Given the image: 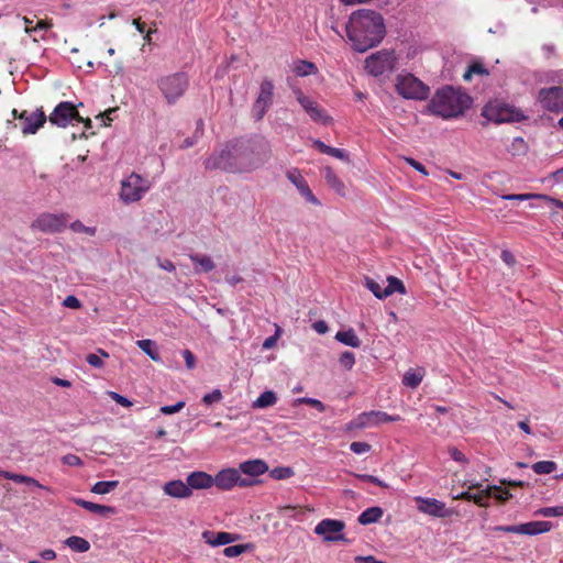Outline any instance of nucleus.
<instances>
[{
  "label": "nucleus",
  "instance_id": "obj_1",
  "mask_svg": "<svg viewBox=\"0 0 563 563\" xmlns=\"http://www.w3.org/2000/svg\"><path fill=\"white\" fill-rule=\"evenodd\" d=\"M345 29L352 47L360 53L377 46L386 35L383 15L368 9L354 11L350 15Z\"/></svg>",
  "mask_w": 563,
  "mask_h": 563
},
{
  "label": "nucleus",
  "instance_id": "obj_2",
  "mask_svg": "<svg viewBox=\"0 0 563 563\" xmlns=\"http://www.w3.org/2000/svg\"><path fill=\"white\" fill-rule=\"evenodd\" d=\"M234 151L236 173H250L271 157L269 143L262 136L251 139H235L231 141Z\"/></svg>",
  "mask_w": 563,
  "mask_h": 563
},
{
  "label": "nucleus",
  "instance_id": "obj_3",
  "mask_svg": "<svg viewBox=\"0 0 563 563\" xmlns=\"http://www.w3.org/2000/svg\"><path fill=\"white\" fill-rule=\"evenodd\" d=\"M472 102L473 100L467 93L448 86L434 93L429 109L443 119H451L462 115L472 106Z\"/></svg>",
  "mask_w": 563,
  "mask_h": 563
},
{
  "label": "nucleus",
  "instance_id": "obj_4",
  "mask_svg": "<svg viewBox=\"0 0 563 563\" xmlns=\"http://www.w3.org/2000/svg\"><path fill=\"white\" fill-rule=\"evenodd\" d=\"M156 84L166 103L175 104L185 96L189 87V76L185 71H177L158 77Z\"/></svg>",
  "mask_w": 563,
  "mask_h": 563
},
{
  "label": "nucleus",
  "instance_id": "obj_5",
  "mask_svg": "<svg viewBox=\"0 0 563 563\" xmlns=\"http://www.w3.org/2000/svg\"><path fill=\"white\" fill-rule=\"evenodd\" d=\"M482 115L495 123L520 122L526 119L520 109L498 100L488 102L483 108Z\"/></svg>",
  "mask_w": 563,
  "mask_h": 563
},
{
  "label": "nucleus",
  "instance_id": "obj_6",
  "mask_svg": "<svg viewBox=\"0 0 563 563\" xmlns=\"http://www.w3.org/2000/svg\"><path fill=\"white\" fill-rule=\"evenodd\" d=\"M150 189V181L136 173H132L121 183L120 198L125 203L139 201Z\"/></svg>",
  "mask_w": 563,
  "mask_h": 563
},
{
  "label": "nucleus",
  "instance_id": "obj_7",
  "mask_svg": "<svg viewBox=\"0 0 563 563\" xmlns=\"http://www.w3.org/2000/svg\"><path fill=\"white\" fill-rule=\"evenodd\" d=\"M396 90L406 99L424 100L429 96V87L411 74L398 77Z\"/></svg>",
  "mask_w": 563,
  "mask_h": 563
},
{
  "label": "nucleus",
  "instance_id": "obj_8",
  "mask_svg": "<svg viewBox=\"0 0 563 563\" xmlns=\"http://www.w3.org/2000/svg\"><path fill=\"white\" fill-rule=\"evenodd\" d=\"M396 65L394 51L382 49L373 53L365 59V69L368 74L377 77L391 71Z\"/></svg>",
  "mask_w": 563,
  "mask_h": 563
},
{
  "label": "nucleus",
  "instance_id": "obj_9",
  "mask_svg": "<svg viewBox=\"0 0 563 563\" xmlns=\"http://www.w3.org/2000/svg\"><path fill=\"white\" fill-rule=\"evenodd\" d=\"M234 151L231 147V142L227 143L224 148L219 152H214L209 156L203 165L208 170H223L227 173H236Z\"/></svg>",
  "mask_w": 563,
  "mask_h": 563
},
{
  "label": "nucleus",
  "instance_id": "obj_10",
  "mask_svg": "<svg viewBox=\"0 0 563 563\" xmlns=\"http://www.w3.org/2000/svg\"><path fill=\"white\" fill-rule=\"evenodd\" d=\"M538 101L541 107L550 112L559 113L563 111V87L553 86L541 88L538 93Z\"/></svg>",
  "mask_w": 563,
  "mask_h": 563
},
{
  "label": "nucleus",
  "instance_id": "obj_11",
  "mask_svg": "<svg viewBox=\"0 0 563 563\" xmlns=\"http://www.w3.org/2000/svg\"><path fill=\"white\" fill-rule=\"evenodd\" d=\"M48 120L54 125L66 128L74 120L82 121V118L71 102L63 101L55 107Z\"/></svg>",
  "mask_w": 563,
  "mask_h": 563
},
{
  "label": "nucleus",
  "instance_id": "obj_12",
  "mask_svg": "<svg viewBox=\"0 0 563 563\" xmlns=\"http://www.w3.org/2000/svg\"><path fill=\"white\" fill-rule=\"evenodd\" d=\"M67 223V216L65 213H42L31 224L33 230H38L44 233L60 232Z\"/></svg>",
  "mask_w": 563,
  "mask_h": 563
},
{
  "label": "nucleus",
  "instance_id": "obj_13",
  "mask_svg": "<svg viewBox=\"0 0 563 563\" xmlns=\"http://www.w3.org/2000/svg\"><path fill=\"white\" fill-rule=\"evenodd\" d=\"M274 96V84L271 79L265 78L260 87V93L253 103V114L254 118L260 121L264 118L267 109L273 103Z\"/></svg>",
  "mask_w": 563,
  "mask_h": 563
},
{
  "label": "nucleus",
  "instance_id": "obj_14",
  "mask_svg": "<svg viewBox=\"0 0 563 563\" xmlns=\"http://www.w3.org/2000/svg\"><path fill=\"white\" fill-rule=\"evenodd\" d=\"M345 525L341 520L335 519H323L314 528V532L321 536L327 542H335L344 540L342 531Z\"/></svg>",
  "mask_w": 563,
  "mask_h": 563
},
{
  "label": "nucleus",
  "instance_id": "obj_15",
  "mask_svg": "<svg viewBox=\"0 0 563 563\" xmlns=\"http://www.w3.org/2000/svg\"><path fill=\"white\" fill-rule=\"evenodd\" d=\"M415 500L419 511L429 516L445 518L452 514V511L445 507L443 501L435 498L416 497Z\"/></svg>",
  "mask_w": 563,
  "mask_h": 563
},
{
  "label": "nucleus",
  "instance_id": "obj_16",
  "mask_svg": "<svg viewBox=\"0 0 563 563\" xmlns=\"http://www.w3.org/2000/svg\"><path fill=\"white\" fill-rule=\"evenodd\" d=\"M297 100L313 121L321 122L323 124L330 123L331 118L323 113L317 102L306 97L300 91L298 92Z\"/></svg>",
  "mask_w": 563,
  "mask_h": 563
},
{
  "label": "nucleus",
  "instance_id": "obj_17",
  "mask_svg": "<svg viewBox=\"0 0 563 563\" xmlns=\"http://www.w3.org/2000/svg\"><path fill=\"white\" fill-rule=\"evenodd\" d=\"M201 536L205 542L211 547L227 545L241 539V536L238 533H230L224 531L214 532L211 530H206Z\"/></svg>",
  "mask_w": 563,
  "mask_h": 563
},
{
  "label": "nucleus",
  "instance_id": "obj_18",
  "mask_svg": "<svg viewBox=\"0 0 563 563\" xmlns=\"http://www.w3.org/2000/svg\"><path fill=\"white\" fill-rule=\"evenodd\" d=\"M286 176H287V179L296 186V188L298 189V191L300 192L301 196H303L308 201H310L314 205L319 203L318 199L312 194L307 181L300 175L299 172H297V170L288 172Z\"/></svg>",
  "mask_w": 563,
  "mask_h": 563
},
{
  "label": "nucleus",
  "instance_id": "obj_19",
  "mask_svg": "<svg viewBox=\"0 0 563 563\" xmlns=\"http://www.w3.org/2000/svg\"><path fill=\"white\" fill-rule=\"evenodd\" d=\"M240 479V472L234 468H227L220 471L216 477H213V485L219 487L220 489H230L236 485V482Z\"/></svg>",
  "mask_w": 563,
  "mask_h": 563
},
{
  "label": "nucleus",
  "instance_id": "obj_20",
  "mask_svg": "<svg viewBox=\"0 0 563 563\" xmlns=\"http://www.w3.org/2000/svg\"><path fill=\"white\" fill-rule=\"evenodd\" d=\"M163 490L166 495L174 498H188L192 495V490L189 489L188 483H184L180 479L167 482L164 485Z\"/></svg>",
  "mask_w": 563,
  "mask_h": 563
},
{
  "label": "nucleus",
  "instance_id": "obj_21",
  "mask_svg": "<svg viewBox=\"0 0 563 563\" xmlns=\"http://www.w3.org/2000/svg\"><path fill=\"white\" fill-rule=\"evenodd\" d=\"M47 118L42 108L36 109L34 112H30V117L22 126L23 134H35L40 128L44 125Z\"/></svg>",
  "mask_w": 563,
  "mask_h": 563
},
{
  "label": "nucleus",
  "instance_id": "obj_22",
  "mask_svg": "<svg viewBox=\"0 0 563 563\" xmlns=\"http://www.w3.org/2000/svg\"><path fill=\"white\" fill-rule=\"evenodd\" d=\"M189 489H207L210 488L214 481L213 477L206 472L197 471L187 476Z\"/></svg>",
  "mask_w": 563,
  "mask_h": 563
},
{
  "label": "nucleus",
  "instance_id": "obj_23",
  "mask_svg": "<svg viewBox=\"0 0 563 563\" xmlns=\"http://www.w3.org/2000/svg\"><path fill=\"white\" fill-rule=\"evenodd\" d=\"M360 419L363 420L361 422V426H365V424H379L383 422H395V421H399L400 417L399 416H390L383 411H369V412L362 413L360 416Z\"/></svg>",
  "mask_w": 563,
  "mask_h": 563
},
{
  "label": "nucleus",
  "instance_id": "obj_24",
  "mask_svg": "<svg viewBox=\"0 0 563 563\" xmlns=\"http://www.w3.org/2000/svg\"><path fill=\"white\" fill-rule=\"evenodd\" d=\"M240 471L250 476H260L268 471V465L265 461L256 459L245 461L240 464Z\"/></svg>",
  "mask_w": 563,
  "mask_h": 563
},
{
  "label": "nucleus",
  "instance_id": "obj_25",
  "mask_svg": "<svg viewBox=\"0 0 563 563\" xmlns=\"http://www.w3.org/2000/svg\"><path fill=\"white\" fill-rule=\"evenodd\" d=\"M323 177H324L327 184L332 189H334L338 195H340L342 197L345 196L346 191H345V186H344L343 181L336 176V174L330 166H327L323 168Z\"/></svg>",
  "mask_w": 563,
  "mask_h": 563
},
{
  "label": "nucleus",
  "instance_id": "obj_26",
  "mask_svg": "<svg viewBox=\"0 0 563 563\" xmlns=\"http://www.w3.org/2000/svg\"><path fill=\"white\" fill-rule=\"evenodd\" d=\"M190 261L198 265L199 267H195L196 273H209L214 269L216 264L212 258L208 255H201L198 253L189 254Z\"/></svg>",
  "mask_w": 563,
  "mask_h": 563
},
{
  "label": "nucleus",
  "instance_id": "obj_27",
  "mask_svg": "<svg viewBox=\"0 0 563 563\" xmlns=\"http://www.w3.org/2000/svg\"><path fill=\"white\" fill-rule=\"evenodd\" d=\"M73 500L76 505L82 507L84 509H86L90 512L99 514L102 516H107L109 514H115V508H113L111 506L99 505V504H95L92 501H87V500H84L80 498H74Z\"/></svg>",
  "mask_w": 563,
  "mask_h": 563
},
{
  "label": "nucleus",
  "instance_id": "obj_28",
  "mask_svg": "<svg viewBox=\"0 0 563 563\" xmlns=\"http://www.w3.org/2000/svg\"><path fill=\"white\" fill-rule=\"evenodd\" d=\"M552 527L553 525L550 521H530L521 523V528H523V534L527 536H537L549 532Z\"/></svg>",
  "mask_w": 563,
  "mask_h": 563
},
{
  "label": "nucleus",
  "instance_id": "obj_29",
  "mask_svg": "<svg viewBox=\"0 0 563 563\" xmlns=\"http://www.w3.org/2000/svg\"><path fill=\"white\" fill-rule=\"evenodd\" d=\"M383 509L378 506L369 507L365 509L360 516H358V522L363 526L377 522L383 517Z\"/></svg>",
  "mask_w": 563,
  "mask_h": 563
},
{
  "label": "nucleus",
  "instance_id": "obj_30",
  "mask_svg": "<svg viewBox=\"0 0 563 563\" xmlns=\"http://www.w3.org/2000/svg\"><path fill=\"white\" fill-rule=\"evenodd\" d=\"M335 339L339 342H341L347 346H351V347H360L361 346V340L355 334L353 329H349L346 331H339L335 334Z\"/></svg>",
  "mask_w": 563,
  "mask_h": 563
},
{
  "label": "nucleus",
  "instance_id": "obj_31",
  "mask_svg": "<svg viewBox=\"0 0 563 563\" xmlns=\"http://www.w3.org/2000/svg\"><path fill=\"white\" fill-rule=\"evenodd\" d=\"M2 476L7 479L13 481L19 484H26L29 486H34L37 488L46 489V487L43 486L42 484H40L35 478L26 476V475L11 473V472H3Z\"/></svg>",
  "mask_w": 563,
  "mask_h": 563
},
{
  "label": "nucleus",
  "instance_id": "obj_32",
  "mask_svg": "<svg viewBox=\"0 0 563 563\" xmlns=\"http://www.w3.org/2000/svg\"><path fill=\"white\" fill-rule=\"evenodd\" d=\"M387 282H388V285L383 290V296H385V298L389 297L394 292H398L401 295L406 294V287H405L404 283L400 279H398L397 277L389 276L387 278Z\"/></svg>",
  "mask_w": 563,
  "mask_h": 563
},
{
  "label": "nucleus",
  "instance_id": "obj_33",
  "mask_svg": "<svg viewBox=\"0 0 563 563\" xmlns=\"http://www.w3.org/2000/svg\"><path fill=\"white\" fill-rule=\"evenodd\" d=\"M65 544L76 552H87L90 549V543L77 536H71L65 540Z\"/></svg>",
  "mask_w": 563,
  "mask_h": 563
},
{
  "label": "nucleus",
  "instance_id": "obj_34",
  "mask_svg": "<svg viewBox=\"0 0 563 563\" xmlns=\"http://www.w3.org/2000/svg\"><path fill=\"white\" fill-rule=\"evenodd\" d=\"M254 549H255V545L253 543L235 544V545L227 547L223 550V554L227 558H234V556H239L245 552H251Z\"/></svg>",
  "mask_w": 563,
  "mask_h": 563
},
{
  "label": "nucleus",
  "instance_id": "obj_35",
  "mask_svg": "<svg viewBox=\"0 0 563 563\" xmlns=\"http://www.w3.org/2000/svg\"><path fill=\"white\" fill-rule=\"evenodd\" d=\"M137 346L153 361L158 362L161 360V356L155 349V343L152 340L145 339V340H139Z\"/></svg>",
  "mask_w": 563,
  "mask_h": 563
},
{
  "label": "nucleus",
  "instance_id": "obj_36",
  "mask_svg": "<svg viewBox=\"0 0 563 563\" xmlns=\"http://www.w3.org/2000/svg\"><path fill=\"white\" fill-rule=\"evenodd\" d=\"M277 401V397L274 391L266 390L260 395V397L254 401L253 406L255 408H266L275 405Z\"/></svg>",
  "mask_w": 563,
  "mask_h": 563
},
{
  "label": "nucleus",
  "instance_id": "obj_37",
  "mask_svg": "<svg viewBox=\"0 0 563 563\" xmlns=\"http://www.w3.org/2000/svg\"><path fill=\"white\" fill-rule=\"evenodd\" d=\"M119 485V482L118 481H107V482H97L92 487H91V493L93 494H98V495H104V494H108L110 492H112L113 489H115Z\"/></svg>",
  "mask_w": 563,
  "mask_h": 563
},
{
  "label": "nucleus",
  "instance_id": "obj_38",
  "mask_svg": "<svg viewBox=\"0 0 563 563\" xmlns=\"http://www.w3.org/2000/svg\"><path fill=\"white\" fill-rule=\"evenodd\" d=\"M473 75L488 76L489 71L481 62H474L463 75V79L468 81Z\"/></svg>",
  "mask_w": 563,
  "mask_h": 563
},
{
  "label": "nucleus",
  "instance_id": "obj_39",
  "mask_svg": "<svg viewBox=\"0 0 563 563\" xmlns=\"http://www.w3.org/2000/svg\"><path fill=\"white\" fill-rule=\"evenodd\" d=\"M317 70V66L308 60H299L294 68V71L301 77L316 74Z\"/></svg>",
  "mask_w": 563,
  "mask_h": 563
},
{
  "label": "nucleus",
  "instance_id": "obj_40",
  "mask_svg": "<svg viewBox=\"0 0 563 563\" xmlns=\"http://www.w3.org/2000/svg\"><path fill=\"white\" fill-rule=\"evenodd\" d=\"M422 377L423 374L421 372L408 371L404 375L402 383L407 387L417 388L420 385Z\"/></svg>",
  "mask_w": 563,
  "mask_h": 563
},
{
  "label": "nucleus",
  "instance_id": "obj_41",
  "mask_svg": "<svg viewBox=\"0 0 563 563\" xmlns=\"http://www.w3.org/2000/svg\"><path fill=\"white\" fill-rule=\"evenodd\" d=\"M531 467L534 473L541 475V474L553 473L558 468V465L553 461H539V462L532 464Z\"/></svg>",
  "mask_w": 563,
  "mask_h": 563
},
{
  "label": "nucleus",
  "instance_id": "obj_42",
  "mask_svg": "<svg viewBox=\"0 0 563 563\" xmlns=\"http://www.w3.org/2000/svg\"><path fill=\"white\" fill-rule=\"evenodd\" d=\"M294 470L289 466H278L269 472V475L274 479H286L294 475Z\"/></svg>",
  "mask_w": 563,
  "mask_h": 563
},
{
  "label": "nucleus",
  "instance_id": "obj_43",
  "mask_svg": "<svg viewBox=\"0 0 563 563\" xmlns=\"http://www.w3.org/2000/svg\"><path fill=\"white\" fill-rule=\"evenodd\" d=\"M534 515L542 517H563V506L543 507L538 509Z\"/></svg>",
  "mask_w": 563,
  "mask_h": 563
},
{
  "label": "nucleus",
  "instance_id": "obj_44",
  "mask_svg": "<svg viewBox=\"0 0 563 563\" xmlns=\"http://www.w3.org/2000/svg\"><path fill=\"white\" fill-rule=\"evenodd\" d=\"M364 285H365V287L368 290H371L373 292V295L377 299H384L385 298V296H383V290L384 289H382V286L376 280H374L373 278L366 276L364 278Z\"/></svg>",
  "mask_w": 563,
  "mask_h": 563
},
{
  "label": "nucleus",
  "instance_id": "obj_45",
  "mask_svg": "<svg viewBox=\"0 0 563 563\" xmlns=\"http://www.w3.org/2000/svg\"><path fill=\"white\" fill-rule=\"evenodd\" d=\"M501 198L505 199V200L525 201V200H530V199L547 198V195H541V194H511V195H504Z\"/></svg>",
  "mask_w": 563,
  "mask_h": 563
},
{
  "label": "nucleus",
  "instance_id": "obj_46",
  "mask_svg": "<svg viewBox=\"0 0 563 563\" xmlns=\"http://www.w3.org/2000/svg\"><path fill=\"white\" fill-rule=\"evenodd\" d=\"M490 486H488L486 489L481 490L477 494H473L472 500L481 507H487V500L490 498Z\"/></svg>",
  "mask_w": 563,
  "mask_h": 563
},
{
  "label": "nucleus",
  "instance_id": "obj_47",
  "mask_svg": "<svg viewBox=\"0 0 563 563\" xmlns=\"http://www.w3.org/2000/svg\"><path fill=\"white\" fill-rule=\"evenodd\" d=\"M339 363L343 368L350 371L355 364V356L352 352L345 351L340 355Z\"/></svg>",
  "mask_w": 563,
  "mask_h": 563
},
{
  "label": "nucleus",
  "instance_id": "obj_48",
  "mask_svg": "<svg viewBox=\"0 0 563 563\" xmlns=\"http://www.w3.org/2000/svg\"><path fill=\"white\" fill-rule=\"evenodd\" d=\"M296 404H305L310 407L316 408L319 412H323L325 410V406L318 399L301 397L296 399Z\"/></svg>",
  "mask_w": 563,
  "mask_h": 563
},
{
  "label": "nucleus",
  "instance_id": "obj_49",
  "mask_svg": "<svg viewBox=\"0 0 563 563\" xmlns=\"http://www.w3.org/2000/svg\"><path fill=\"white\" fill-rule=\"evenodd\" d=\"M222 400V393L220 389H213L211 393L206 394L202 397V402L207 406H210L214 402H219Z\"/></svg>",
  "mask_w": 563,
  "mask_h": 563
},
{
  "label": "nucleus",
  "instance_id": "obj_50",
  "mask_svg": "<svg viewBox=\"0 0 563 563\" xmlns=\"http://www.w3.org/2000/svg\"><path fill=\"white\" fill-rule=\"evenodd\" d=\"M354 476L363 482H369L372 484H375L379 487H383V488H388V484H386L385 482L380 481L378 477L374 476V475H369V474H354Z\"/></svg>",
  "mask_w": 563,
  "mask_h": 563
},
{
  "label": "nucleus",
  "instance_id": "obj_51",
  "mask_svg": "<svg viewBox=\"0 0 563 563\" xmlns=\"http://www.w3.org/2000/svg\"><path fill=\"white\" fill-rule=\"evenodd\" d=\"M70 229L75 232H84V233H87L89 235H95L96 233V228H90V227H86L82 222H80L79 220H76L74 221L71 224H70Z\"/></svg>",
  "mask_w": 563,
  "mask_h": 563
},
{
  "label": "nucleus",
  "instance_id": "obj_52",
  "mask_svg": "<svg viewBox=\"0 0 563 563\" xmlns=\"http://www.w3.org/2000/svg\"><path fill=\"white\" fill-rule=\"evenodd\" d=\"M119 110V108H110L106 110L103 113L98 114L96 118L100 119L102 124L104 126L110 125L111 121L113 120L112 114L115 113Z\"/></svg>",
  "mask_w": 563,
  "mask_h": 563
},
{
  "label": "nucleus",
  "instance_id": "obj_53",
  "mask_svg": "<svg viewBox=\"0 0 563 563\" xmlns=\"http://www.w3.org/2000/svg\"><path fill=\"white\" fill-rule=\"evenodd\" d=\"M493 489L498 493L495 497L499 501L504 503V501L509 500L512 497V494L508 489H504L500 486H497V485L490 486V492Z\"/></svg>",
  "mask_w": 563,
  "mask_h": 563
},
{
  "label": "nucleus",
  "instance_id": "obj_54",
  "mask_svg": "<svg viewBox=\"0 0 563 563\" xmlns=\"http://www.w3.org/2000/svg\"><path fill=\"white\" fill-rule=\"evenodd\" d=\"M185 407V401H178L172 406H162L159 411L164 415H173L180 411Z\"/></svg>",
  "mask_w": 563,
  "mask_h": 563
},
{
  "label": "nucleus",
  "instance_id": "obj_55",
  "mask_svg": "<svg viewBox=\"0 0 563 563\" xmlns=\"http://www.w3.org/2000/svg\"><path fill=\"white\" fill-rule=\"evenodd\" d=\"M350 449L355 454H362L371 450V445L367 442H352Z\"/></svg>",
  "mask_w": 563,
  "mask_h": 563
},
{
  "label": "nucleus",
  "instance_id": "obj_56",
  "mask_svg": "<svg viewBox=\"0 0 563 563\" xmlns=\"http://www.w3.org/2000/svg\"><path fill=\"white\" fill-rule=\"evenodd\" d=\"M62 462L65 464V465H68V466H81L82 465V461L79 456L75 455V454H66L62 457Z\"/></svg>",
  "mask_w": 563,
  "mask_h": 563
},
{
  "label": "nucleus",
  "instance_id": "obj_57",
  "mask_svg": "<svg viewBox=\"0 0 563 563\" xmlns=\"http://www.w3.org/2000/svg\"><path fill=\"white\" fill-rule=\"evenodd\" d=\"M108 395L111 399H113L117 404L123 406V407H131L132 401L129 400L126 397L115 393V391H108Z\"/></svg>",
  "mask_w": 563,
  "mask_h": 563
},
{
  "label": "nucleus",
  "instance_id": "obj_58",
  "mask_svg": "<svg viewBox=\"0 0 563 563\" xmlns=\"http://www.w3.org/2000/svg\"><path fill=\"white\" fill-rule=\"evenodd\" d=\"M449 453L451 457L459 463L467 464L468 460L467 457L457 449V448H449Z\"/></svg>",
  "mask_w": 563,
  "mask_h": 563
},
{
  "label": "nucleus",
  "instance_id": "obj_59",
  "mask_svg": "<svg viewBox=\"0 0 563 563\" xmlns=\"http://www.w3.org/2000/svg\"><path fill=\"white\" fill-rule=\"evenodd\" d=\"M327 155H331L341 161L350 162L349 154L345 151L336 148V147L330 146Z\"/></svg>",
  "mask_w": 563,
  "mask_h": 563
},
{
  "label": "nucleus",
  "instance_id": "obj_60",
  "mask_svg": "<svg viewBox=\"0 0 563 563\" xmlns=\"http://www.w3.org/2000/svg\"><path fill=\"white\" fill-rule=\"evenodd\" d=\"M86 361L89 365H91L96 368H101L104 365L101 356H99L98 354H93V353L88 354L86 356Z\"/></svg>",
  "mask_w": 563,
  "mask_h": 563
},
{
  "label": "nucleus",
  "instance_id": "obj_61",
  "mask_svg": "<svg viewBox=\"0 0 563 563\" xmlns=\"http://www.w3.org/2000/svg\"><path fill=\"white\" fill-rule=\"evenodd\" d=\"M496 531H503L508 533H520L523 534V528L521 525H512V526H498L495 528Z\"/></svg>",
  "mask_w": 563,
  "mask_h": 563
},
{
  "label": "nucleus",
  "instance_id": "obj_62",
  "mask_svg": "<svg viewBox=\"0 0 563 563\" xmlns=\"http://www.w3.org/2000/svg\"><path fill=\"white\" fill-rule=\"evenodd\" d=\"M63 305L67 308H71V309H79L81 307L80 300L73 295L67 296L64 299Z\"/></svg>",
  "mask_w": 563,
  "mask_h": 563
},
{
  "label": "nucleus",
  "instance_id": "obj_63",
  "mask_svg": "<svg viewBox=\"0 0 563 563\" xmlns=\"http://www.w3.org/2000/svg\"><path fill=\"white\" fill-rule=\"evenodd\" d=\"M183 356L186 362V367L188 369H194L196 367V358H195V355L192 354V352L190 350H184Z\"/></svg>",
  "mask_w": 563,
  "mask_h": 563
},
{
  "label": "nucleus",
  "instance_id": "obj_64",
  "mask_svg": "<svg viewBox=\"0 0 563 563\" xmlns=\"http://www.w3.org/2000/svg\"><path fill=\"white\" fill-rule=\"evenodd\" d=\"M52 27V23L49 21H38L34 27L25 26V33L31 34L32 32H36L40 30H48Z\"/></svg>",
  "mask_w": 563,
  "mask_h": 563
}]
</instances>
